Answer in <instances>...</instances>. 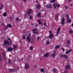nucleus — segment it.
I'll use <instances>...</instances> for the list:
<instances>
[{
	"mask_svg": "<svg viewBox=\"0 0 73 73\" xmlns=\"http://www.w3.org/2000/svg\"><path fill=\"white\" fill-rule=\"evenodd\" d=\"M32 31L34 34H37L38 33V31L36 28H35L32 30Z\"/></svg>",
	"mask_w": 73,
	"mask_h": 73,
	"instance_id": "1",
	"label": "nucleus"
},
{
	"mask_svg": "<svg viewBox=\"0 0 73 73\" xmlns=\"http://www.w3.org/2000/svg\"><path fill=\"white\" fill-rule=\"evenodd\" d=\"M32 9H28L27 10V15H30L31 12H32Z\"/></svg>",
	"mask_w": 73,
	"mask_h": 73,
	"instance_id": "2",
	"label": "nucleus"
},
{
	"mask_svg": "<svg viewBox=\"0 0 73 73\" xmlns=\"http://www.w3.org/2000/svg\"><path fill=\"white\" fill-rule=\"evenodd\" d=\"M62 25H64L65 24V19L63 18H62V21L61 23Z\"/></svg>",
	"mask_w": 73,
	"mask_h": 73,
	"instance_id": "3",
	"label": "nucleus"
},
{
	"mask_svg": "<svg viewBox=\"0 0 73 73\" xmlns=\"http://www.w3.org/2000/svg\"><path fill=\"white\" fill-rule=\"evenodd\" d=\"M29 66L28 64L26 63L25 67V69H29Z\"/></svg>",
	"mask_w": 73,
	"mask_h": 73,
	"instance_id": "4",
	"label": "nucleus"
},
{
	"mask_svg": "<svg viewBox=\"0 0 73 73\" xmlns=\"http://www.w3.org/2000/svg\"><path fill=\"white\" fill-rule=\"evenodd\" d=\"M27 41L29 42H30L31 41V39H30V37L29 35H28L27 37Z\"/></svg>",
	"mask_w": 73,
	"mask_h": 73,
	"instance_id": "5",
	"label": "nucleus"
},
{
	"mask_svg": "<svg viewBox=\"0 0 73 73\" xmlns=\"http://www.w3.org/2000/svg\"><path fill=\"white\" fill-rule=\"evenodd\" d=\"M3 59H4V60H6L7 59V57H6L5 53H3Z\"/></svg>",
	"mask_w": 73,
	"mask_h": 73,
	"instance_id": "6",
	"label": "nucleus"
},
{
	"mask_svg": "<svg viewBox=\"0 0 73 73\" xmlns=\"http://www.w3.org/2000/svg\"><path fill=\"white\" fill-rule=\"evenodd\" d=\"M4 44H5V45H7V46H9V43L8 41H5Z\"/></svg>",
	"mask_w": 73,
	"mask_h": 73,
	"instance_id": "7",
	"label": "nucleus"
},
{
	"mask_svg": "<svg viewBox=\"0 0 73 73\" xmlns=\"http://www.w3.org/2000/svg\"><path fill=\"white\" fill-rule=\"evenodd\" d=\"M54 37V35L52 34H50V35L49 36V38L50 39H51L52 38H53Z\"/></svg>",
	"mask_w": 73,
	"mask_h": 73,
	"instance_id": "8",
	"label": "nucleus"
},
{
	"mask_svg": "<svg viewBox=\"0 0 73 73\" xmlns=\"http://www.w3.org/2000/svg\"><path fill=\"white\" fill-rule=\"evenodd\" d=\"M72 49H71L70 50H67L66 52V54H68V53H70L71 52H72Z\"/></svg>",
	"mask_w": 73,
	"mask_h": 73,
	"instance_id": "9",
	"label": "nucleus"
},
{
	"mask_svg": "<svg viewBox=\"0 0 73 73\" xmlns=\"http://www.w3.org/2000/svg\"><path fill=\"white\" fill-rule=\"evenodd\" d=\"M36 8L38 9H41V5H37L36 6Z\"/></svg>",
	"mask_w": 73,
	"mask_h": 73,
	"instance_id": "10",
	"label": "nucleus"
},
{
	"mask_svg": "<svg viewBox=\"0 0 73 73\" xmlns=\"http://www.w3.org/2000/svg\"><path fill=\"white\" fill-rule=\"evenodd\" d=\"M46 7L47 8H52V5H51L49 4L48 5H46Z\"/></svg>",
	"mask_w": 73,
	"mask_h": 73,
	"instance_id": "11",
	"label": "nucleus"
},
{
	"mask_svg": "<svg viewBox=\"0 0 73 73\" xmlns=\"http://www.w3.org/2000/svg\"><path fill=\"white\" fill-rule=\"evenodd\" d=\"M55 53H56V52H54L53 54H52L51 56V57H52L53 58L55 57Z\"/></svg>",
	"mask_w": 73,
	"mask_h": 73,
	"instance_id": "12",
	"label": "nucleus"
},
{
	"mask_svg": "<svg viewBox=\"0 0 73 73\" xmlns=\"http://www.w3.org/2000/svg\"><path fill=\"white\" fill-rule=\"evenodd\" d=\"M70 65H67L65 67V69H68L70 68Z\"/></svg>",
	"mask_w": 73,
	"mask_h": 73,
	"instance_id": "13",
	"label": "nucleus"
},
{
	"mask_svg": "<svg viewBox=\"0 0 73 73\" xmlns=\"http://www.w3.org/2000/svg\"><path fill=\"white\" fill-rule=\"evenodd\" d=\"M13 49H12V48L9 47L7 49V51H12V50H13Z\"/></svg>",
	"mask_w": 73,
	"mask_h": 73,
	"instance_id": "14",
	"label": "nucleus"
},
{
	"mask_svg": "<svg viewBox=\"0 0 73 73\" xmlns=\"http://www.w3.org/2000/svg\"><path fill=\"white\" fill-rule=\"evenodd\" d=\"M49 55V53H47L44 54V56L46 57H48Z\"/></svg>",
	"mask_w": 73,
	"mask_h": 73,
	"instance_id": "15",
	"label": "nucleus"
},
{
	"mask_svg": "<svg viewBox=\"0 0 73 73\" xmlns=\"http://www.w3.org/2000/svg\"><path fill=\"white\" fill-rule=\"evenodd\" d=\"M60 29H61V28L60 27H59L57 30L56 33H60Z\"/></svg>",
	"mask_w": 73,
	"mask_h": 73,
	"instance_id": "16",
	"label": "nucleus"
},
{
	"mask_svg": "<svg viewBox=\"0 0 73 73\" xmlns=\"http://www.w3.org/2000/svg\"><path fill=\"white\" fill-rule=\"evenodd\" d=\"M63 57L66 59H68V57L66 55H64Z\"/></svg>",
	"mask_w": 73,
	"mask_h": 73,
	"instance_id": "17",
	"label": "nucleus"
},
{
	"mask_svg": "<svg viewBox=\"0 0 73 73\" xmlns=\"http://www.w3.org/2000/svg\"><path fill=\"white\" fill-rule=\"evenodd\" d=\"M60 46L59 45L57 46V45H56L55 46V49H57V48H59L60 47Z\"/></svg>",
	"mask_w": 73,
	"mask_h": 73,
	"instance_id": "18",
	"label": "nucleus"
},
{
	"mask_svg": "<svg viewBox=\"0 0 73 73\" xmlns=\"http://www.w3.org/2000/svg\"><path fill=\"white\" fill-rule=\"evenodd\" d=\"M37 16L38 17H41V13H38L37 14Z\"/></svg>",
	"mask_w": 73,
	"mask_h": 73,
	"instance_id": "19",
	"label": "nucleus"
},
{
	"mask_svg": "<svg viewBox=\"0 0 73 73\" xmlns=\"http://www.w3.org/2000/svg\"><path fill=\"white\" fill-rule=\"evenodd\" d=\"M3 7H4V5H3V4H1V7H0V10H1V9L3 8Z\"/></svg>",
	"mask_w": 73,
	"mask_h": 73,
	"instance_id": "20",
	"label": "nucleus"
},
{
	"mask_svg": "<svg viewBox=\"0 0 73 73\" xmlns=\"http://www.w3.org/2000/svg\"><path fill=\"white\" fill-rule=\"evenodd\" d=\"M15 20L16 21H21V19H19V18H17L16 19H15Z\"/></svg>",
	"mask_w": 73,
	"mask_h": 73,
	"instance_id": "21",
	"label": "nucleus"
},
{
	"mask_svg": "<svg viewBox=\"0 0 73 73\" xmlns=\"http://www.w3.org/2000/svg\"><path fill=\"white\" fill-rule=\"evenodd\" d=\"M7 26L8 27H9V28H12V25H11L10 24H7Z\"/></svg>",
	"mask_w": 73,
	"mask_h": 73,
	"instance_id": "22",
	"label": "nucleus"
},
{
	"mask_svg": "<svg viewBox=\"0 0 73 73\" xmlns=\"http://www.w3.org/2000/svg\"><path fill=\"white\" fill-rule=\"evenodd\" d=\"M17 48V46H13V49L14 50H16V49Z\"/></svg>",
	"mask_w": 73,
	"mask_h": 73,
	"instance_id": "23",
	"label": "nucleus"
},
{
	"mask_svg": "<svg viewBox=\"0 0 73 73\" xmlns=\"http://www.w3.org/2000/svg\"><path fill=\"white\" fill-rule=\"evenodd\" d=\"M67 23H70V22H71V21H71V20H70V19H67Z\"/></svg>",
	"mask_w": 73,
	"mask_h": 73,
	"instance_id": "24",
	"label": "nucleus"
},
{
	"mask_svg": "<svg viewBox=\"0 0 73 73\" xmlns=\"http://www.w3.org/2000/svg\"><path fill=\"white\" fill-rule=\"evenodd\" d=\"M33 46H31L30 47V50H33Z\"/></svg>",
	"mask_w": 73,
	"mask_h": 73,
	"instance_id": "25",
	"label": "nucleus"
},
{
	"mask_svg": "<svg viewBox=\"0 0 73 73\" xmlns=\"http://www.w3.org/2000/svg\"><path fill=\"white\" fill-rule=\"evenodd\" d=\"M40 37H38L36 38V41H39V40H40Z\"/></svg>",
	"mask_w": 73,
	"mask_h": 73,
	"instance_id": "26",
	"label": "nucleus"
},
{
	"mask_svg": "<svg viewBox=\"0 0 73 73\" xmlns=\"http://www.w3.org/2000/svg\"><path fill=\"white\" fill-rule=\"evenodd\" d=\"M40 70L41 72H44V69L43 68H41Z\"/></svg>",
	"mask_w": 73,
	"mask_h": 73,
	"instance_id": "27",
	"label": "nucleus"
},
{
	"mask_svg": "<svg viewBox=\"0 0 73 73\" xmlns=\"http://www.w3.org/2000/svg\"><path fill=\"white\" fill-rule=\"evenodd\" d=\"M3 16H4V17H6V16H7V13H4L3 14Z\"/></svg>",
	"mask_w": 73,
	"mask_h": 73,
	"instance_id": "28",
	"label": "nucleus"
},
{
	"mask_svg": "<svg viewBox=\"0 0 73 73\" xmlns=\"http://www.w3.org/2000/svg\"><path fill=\"white\" fill-rule=\"evenodd\" d=\"M38 23L39 24H41V22L40 20H39L38 21Z\"/></svg>",
	"mask_w": 73,
	"mask_h": 73,
	"instance_id": "29",
	"label": "nucleus"
},
{
	"mask_svg": "<svg viewBox=\"0 0 73 73\" xmlns=\"http://www.w3.org/2000/svg\"><path fill=\"white\" fill-rule=\"evenodd\" d=\"M33 19V16H30L29 18V19H30V20H32V19Z\"/></svg>",
	"mask_w": 73,
	"mask_h": 73,
	"instance_id": "30",
	"label": "nucleus"
},
{
	"mask_svg": "<svg viewBox=\"0 0 73 73\" xmlns=\"http://www.w3.org/2000/svg\"><path fill=\"white\" fill-rule=\"evenodd\" d=\"M64 55L63 54H61L60 55V57L62 58V57H64Z\"/></svg>",
	"mask_w": 73,
	"mask_h": 73,
	"instance_id": "31",
	"label": "nucleus"
},
{
	"mask_svg": "<svg viewBox=\"0 0 73 73\" xmlns=\"http://www.w3.org/2000/svg\"><path fill=\"white\" fill-rule=\"evenodd\" d=\"M49 41L48 40H47L46 42V44L47 45H48V44H49Z\"/></svg>",
	"mask_w": 73,
	"mask_h": 73,
	"instance_id": "32",
	"label": "nucleus"
},
{
	"mask_svg": "<svg viewBox=\"0 0 73 73\" xmlns=\"http://www.w3.org/2000/svg\"><path fill=\"white\" fill-rule=\"evenodd\" d=\"M2 61V57H1V55H0V61H1V62Z\"/></svg>",
	"mask_w": 73,
	"mask_h": 73,
	"instance_id": "33",
	"label": "nucleus"
},
{
	"mask_svg": "<svg viewBox=\"0 0 73 73\" xmlns=\"http://www.w3.org/2000/svg\"><path fill=\"white\" fill-rule=\"evenodd\" d=\"M10 72H15L14 71V69H11L10 70Z\"/></svg>",
	"mask_w": 73,
	"mask_h": 73,
	"instance_id": "34",
	"label": "nucleus"
},
{
	"mask_svg": "<svg viewBox=\"0 0 73 73\" xmlns=\"http://www.w3.org/2000/svg\"><path fill=\"white\" fill-rule=\"evenodd\" d=\"M56 5L57 7H60V5L59 4H57Z\"/></svg>",
	"mask_w": 73,
	"mask_h": 73,
	"instance_id": "35",
	"label": "nucleus"
},
{
	"mask_svg": "<svg viewBox=\"0 0 73 73\" xmlns=\"http://www.w3.org/2000/svg\"><path fill=\"white\" fill-rule=\"evenodd\" d=\"M53 6L54 8H56V4L55 3H54L53 4Z\"/></svg>",
	"mask_w": 73,
	"mask_h": 73,
	"instance_id": "36",
	"label": "nucleus"
},
{
	"mask_svg": "<svg viewBox=\"0 0 73 73\" xmlns=\"http://www.w3.org/2000/svg\"><path fill=\"white\" fill-rule=\"evenodd\" d=\"M53 71L55 72H57V70H56V69L53 68Z\"/></svg>",
	"mask_w": 73,
	"mask_h": 73,
	"instance_id": "37",
	"label": "nucleus"
},
{
	"mask_svg": "<svg viewBox=\"0 0 73 73\" xmlns=\"http://www.w3.org/2000/svg\"><path fill=\"white\" fill-rule=\"evenodd\" d=\"M55 1H56V0H53L52 1H51V2L52 3H54Z\"/></svg>",
	"mask_w": 73,
	"mask_h": 73,
	"instance_id": "38",
	"label": "nucleus"
},
{
	"mask_svg": "<svg viewBox=\"0 0 73 73\" xmlns=\"http://www.w3.org/2000/svg\"><path fill=\"white\" fill-rule=\"evenodd\" d=\"M73 31L72 30H70L69 31L70 33H73Z\"/></svg>",
	"mask_w": 73,
	"mask_h": 73,
	"instance_id": "39",
	"label": "nucleus"
},
{
	"mask_svg": "<svg viewBox=\"0 0 73 73\" xmlns=\"http://www.w3.org/2000/svg\"><path fill=\"white\" fill-rule=\"evenodd\" d=\"M61 49L62 50H63V52H64L65 51V49H64V48L63 47H62Z\"/></svg>",
	"mask_w": 73,
	"mask_h": 73,
	"instance_id": "40",
	"label": "nucleus"
},
{
	"mask_svg": "<svg viewBox=\"0 0 73 73\" xmlns=\"http://www.w3.org/2000/svg\"><path fill=\"white\" fill-rule=\"evenodd\" d=\"M25 36H23V38L24 40H25Z\"/></svg>",
	"mask_w": 73,
	"mask_h": 73,
	"instance_id": "41",
	"label": "nucleus"
},
{
	"mask_svg": "<svg viewBox=\"0 0 73 73\" xmlns=\"http://www.w3.org/2000/svg\"><path fill=\"white\" fill-rule=\"evenodd\" d=\"M66 17L67 18V19H69V16H68L67 15H66Z\"/></svg>",
	"mask_w": 73,
	"mask_h": 73,
	"instance_id": "42",
	"label": "nucleus"
},
{
	"mask_svg": "<svg viewBox=\"0 0 73 73\" xmlns=\"http://www.w3.org/2000/svg\"><path fill=\"white\" fill-rule=\"evenodd\" d=\"M70 42V41L69 40H67V43H68V44H69Z\"/></svg>",
	"mask_w": 73,
	"mask_h": 73,
	"instance_id": "43",
	"label": "nucleus"
},
{
	"mask_svg": "<svg viewBox=\"0 0 73 73\" xmlns=\"http://www.w3.org/2000/svg\"><path fill=\"white\" fill-rule=\"evenodd\" d=\"M44 27H46V23H44Z\"/></svg>",
	"mask_w": 73,
	"mask_h": 73,
	"instance_id": "44",
	"label": "nucleus"
},
{
	"mask_svg": "<svg viewBox=\"0 0 73 73\" xmlns=\"http://www.w3.org/2000/svg\"><path fill=\"white\" fill-rule=\"evenodd\" d=\"M8 62H9V63H10L11 62V60L10 59H9L8 60Z\"/></svg>",
	"mask_w": 73,
	"mask_h": 73,
	"instance_id": "45",
	"label": "nucleus"
},
{
	"mask_svg": "<svg viewBox=\"0 0 73 73\" xmlns=\"http://www.w3.org/2000/svg\"><path fill=\"white\" fill-rule=\"evenodd\" d=\"M8 27L7 26H5V28H6V29H7V28H8Z\"/></svg>",
	"mask_w": 73,
	"mask_h": 73,
	"instance_id": "46",
	"label": "nucleus"
},
{
	"mask_svg": "<svg viewBox=\"0 0 73 73\" xmlns=\"http://www.w3.org/2000/svg\"><path fill=\"white\" fill-rule=\"evenodd\" d=\"M58 33H56V36H58Z\"/></svg>",
	"mask_w": 73,
	"mask_h": 73,
	"instance_id": "47",
	"label": "nucleus"
},
{
	"mask_svg": "<svg viewBox=\"0 0 73 73\" xmlns=\"http://www.w3.org/2000/svg\"><path fill=\"white\" fill-rule=\"evenodd\" d=\"M37 65H35L34 66V68H36V67H37Z\"/></svg>",
	"mask_w": 73,
	"mask_h": 73,
	"instance_id": "48",
	"label": "nucleus"
},
{
	"mask_svg": "<svg viewBox=\"0 0 73 73\" xmlns=\"http://www.w3.org/2000/svg\"><path fill=\"white\" fill-rule=\"evenodd\" d=\"M68 73V72H67V71H65L64 72V73Z\"/></svg>",
	"mask_w": 73,
	"mask_h": 73,
	"instance_id": "49",
	"label": "nucleus"
},
{
	"mask_svg": "<svg viewBox=\"0 0 73 73\" xmlns=\"http://www.w3.org/2000/svg\"><path fill=\"white\" fill-rule=\"evenodd\" d=\"M56 19V20H58V16H57L56 17H55Z\"/></svg>",
	"mask_w": 73,
	"mask_h": 73,
	"instance_id": "50",
	"label": "nucleus"
},
{
	"mask_svg": "<svg viewBox=\"0 0 73 73\" xmlns=\"http://www.w3.org/2000/svg\"><path fill=\"white\" fill-rule=\"evenodd\" d=\"M68 8V6H66L65 7V9H67Z\"/></svg>",
	"mask_w": 73,
	"mask_h": 73,
	"instance_id": "51",
	"label": "nucleus"
},
{
	"mask_svg": "<svg viewBox=\"0 0 73 73\" xmlns=\"http://www.w3.org/2000/svg\"><path fill=\"white\" fill-rule=\"evenodd\" d=\"M49 33L50 34H52V32L50 31H49Z\"/></svg>",
	"mask_w": 73,
	"mask_h": 73,
	"instance_id": "52",
	"label": "nucleus"
},
{
	"mask_svg": "<svg viewBox=\"0 0 73 73\" xmlns=\"http://www.w3.org/2000/svg\"><path fill=\"white\" fill-rule=\"evenodd\" d=\"M72 0H68V2H70V1H71Z\"/></svg>",
	"mask_w": 73,
	"mask_h": 73,
	"instance_id": "53",
	"label": "nucleus"
},
{
	"mask_svg": "<svg viewBox=\"0 0 73 73\" xmlns=\"http://www.w3.org/2000/svg\"><path fill=\"white\" fill-rule=\"evenodd\" d=\"M8 40H11V39H10V38H8Z\"/></svg>",
	"mask_w": 73,
	"mask_h": 73,
	"instance_id": "54",
	"label": "nucleus"
},
{
	"mask_svg": "<svg viewBox=\"0 0 73 73\" xmlns=\"http://www.w3.org/2000/svg\"><path fill=\"white\" fill-rule=\"evenodd\" d=\"M29 36L30 37H31V34H29Z\"/></svg>",
	"mask_w": 73,
	"mask_h": 73,
	"instance_id": "55",
	"label": "nucleus"
},
{
	"mask_svg": "<svg viewBox=\"0 0 73 73\" xmlns=\"http://www.w3.org/2000/svg\"><path fill=\"white\" fill-rule=\"evenodd\" d=\"M23 0L24 1V2H25V1H26V0Z\"/></svg>",
	"mask_w": 73,
	"mask_h": 73,
	"instance_id": "56",
	"label": "nucleus"
},
{
	"mask_svg": "<svg viewBox=\"0 0 73 73\" xmlns=\"http://www.w3.org/2000/svg\"><path fill=\"white\" fill-rule=\"evenodd\" d=\"M72 5H73V4L72 3H71V6H72Z\"/></svg>",
	"mask_w": 73,
	"mask_h": 73,
	"instance_id": "57",
	"label": "nucleus"
},
{
	"mask_svg": "<svg viewBox=\"0 0 73 73\" xmlns=\"http://www.w3.org/2000/svg\"><path fill=\"white\" fill-rule=\"evenodd\" d=\"M37 26H38V25L37 24H36V27H37Z\"/></svg>",
	"mask_w": 73,
	"mask_h": 73,
	"instance_id": "58",
	"label": "nucleus"
},
{
	"mask_svg": "<svg viewBox=\"0 0 73 73\" xmlns=\"http://www.w3.org/2000/svg\"><path fill=\"white\" fill-rule=\"evenodd\" d=\"M10 19H12V18L11 17H10Z\"/></svg>",
	"mask_w": 73,
	"mask_h": 73,
	"instance_id": "59",
	"label": "nucleus"
},
{
	"mask_svg": "<svg viewBox=\"0 0 73 73\" xmlns=\"http://www.w3.org/2000/svg\"><path fill=\"white\" fill-rule=\"evenodd\" d=\"M24 16H25V17L26 16H27V15H24Z\"/></svg>",
	"mask_w": 73,
	"mask_h": 73,
	"instance_id": "60",
	"label": "nucleus"
},
{
	"mask_svg": "<svg viewBox=\"0 0 73 73\" xmlns=\"http://www.w3.org/2000/svg\"><path fill=\"white\" fill-rule=\"evenodd\" d=\"M72 26L73 27V23L72 24Z\"/></svg>",
	"mask_w": 73,
	"mask_h": 73,
	"instance_id": "61",
	"label": "nucleus"
},
{
	"mask_svg": "<svg viewBox=\"0 0 73 73\" xmlns=\"http://www.w3.org/2000/svg\"><path fill=\"white\" fill-rule=\"evenodd\" d=\"M2 25H4V24H2Z\"/></svg>",
	"mask_w": 73,
	"mask_h": 73,
	"instance_id": "62",
	"label": "nucleus"
},
{
	"mask_svg": "<svg viewBox=\"0 0 73 73\" xmlns=\"http://www.w3.org/2000/svg\"><path fill=\"white\" fill-rule=\"evenodd\" d=\"M36 3H37V2H38V1H36Z\"/></svg>",
	"mask_w": 73,
	"mask_h": 73,
	"instance_id": "63",
	"label": "nucleus"
},
{
	"mask_svg": "<svg viewBox=\"0 0 73 73\" xmlns=\"http://www.w3.org/2000/svg\"><path fill=\"white\" fill-rule=\"evenodd\" d=\"M28 1H30V0H28Z\"/></svg>",
	"mask_w": 73,
	"mask_h": 73,
	"instance_id": "64",
	"label": "nucleus"
}]
</instances>
